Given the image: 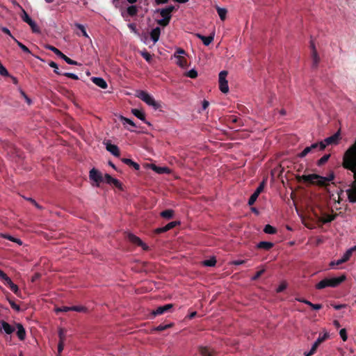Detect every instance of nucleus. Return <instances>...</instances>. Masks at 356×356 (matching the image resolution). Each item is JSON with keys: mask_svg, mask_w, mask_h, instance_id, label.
I'll list each match as a JSON object with an SVG mask.
<instances>
[{"mask_svg": "<svg viewBox=\"0 0 356 356\" xmlns=\"http://www.w3.org/2000/svg\"><path fill=\"white\" fill-rule=\"evenodd\" d=\"M334 178V175L333 172L330 173L328 177H325L316 174H311V175H303L301 176L297 177V180L298 182L304 181L309 182L312 184H316L319 186H326L328 185V183L333 180Z\"/></svg>", "mask_w": 356, "mask_h": 356, "instance_id": "obj_1", "label": "nucleus"}, {"mask_svg": "<svg viewBox=\"0 0 356 356\" xmlns=\"http://www.w3.org/2000/svg\"><path fill=\"white\" fill-rule=\"evenodd\" d=\"M346 280V276L342 275L338 277L325 278L320 281L316 285L317 289H323L325 287H337Z\"/></svg>", "mask_w": 356, "mask_h": 356, "instance_id": "obj_2", "label": "nucleus"}, {"mask_svg": "<svg viewBox=\"0 0 356 356\" xmlns=\"http://www.w3.org/2000/svg\"><path fill=\"white\" fill-rule=\"evenodd\" d=\"M136 96L147 105L152 106L154 109H158L160 106L159 104L155 101L154 97L146 91L138 90Z\"/></svg>", "mask_w": 356, "mask_h": 356, "instance_id": "obj_3", "label": "nucleus"}, {"mask_svg": "<svg viewBox=\"0 0 356 356\" xmlns=\"http://www.w3.org/2000/svg\"><path fill=\"white\" fill-rule=\"evenodd\" d=\"M325 148V144L324 142L315 143L309 147H306L298 156L300 158H303L309 153H314L318 150L321 151Z\"/></svg>", "mask_w": 356, "mask_h": 356, "instance_id": "obj_4", "label": "nucleus"}, {"mask_svg": "<svg viewBox=\"0 0 356 356\" xmlns=\"http://www.w3.org/2000/svg\"><path fill=\"white\" fill-rule=\"evenodd\" d=\"M89 178L91 181L95 182V184H92V186L99 187L100 184L104 182L102 173L96 168H92L90 170Z\"/></svg>", "mask_w": 356, "mask_h": 356, "instance_id": "obj_5", "label": "nucleus"}, {"mask_svg": "<svg viewBox=\"0 0 356 356\" xmlns=\"http://www.w3.org/2000/svg\"><path fill=\"white\" fill-rule=\"evenodd\" d=\"M227 76V72L225 70L219 73V88L223 93H227L229 91L228 82L226 79Z\"/></svg>", "mask_w": 356, "mask_h": 356, "instance_id": "obj_6", "label": "nucleus"}, {"mask_svg": "<svg viewBox=\"0 0 356 356\" xmlns=\"http://www.w3.org/2000/svg\"><path fill=\"white\" fill-rule=\"evenodd\" d=\"M329 337V334L327 332L324 333L323 336H319L316 341L314 343V344L312 346L311 350L308 353H305V356H312L314 355L318 347L320 346L321 343H322L323 341H325L327 338Z\"/></svg>", "mask_w": 356, "mask_h": 356, "instance_id": "obj_7", "label": "nucleus"}, {"mask_svg": "<svg viewBox=\"0 0 356 356\" xmlns=\"http://www.w3.org/2000/svg\"><path fill=\"white\" fill-rule=\"evenodd\" d=\"M174 307L173 304H167L163 306L158 307L155 310L152 312L154 316L163 314L164 313L170 312Z\"/></svg>", "mask_w": 356, "mask_h": 356, "instance_id": "obj_8", "label": "nucleus"}, {"mask_svg": "<svg viewBox=\"0 0 356 356\" xmlns=\"http://www.w3.org/2000/svg\"><path fill=\"white\" fill-rule=\"evenodd\" d=\"M0 330L3 331L7 334H13L15 331V322L13 323V325H10L5 321H1Z\"/></svg>", "mask_w": 356, "mask_h": 356, "instance_id": "obj_9", "label": "nucleus"}, {"mask_svg": "<svg viewBox=\"0 0 356 356\" xmlns=\"http://www.w3.org/2000/svg\"><path fill=\"white\" fill-rule=\"evenodd\" d=\"M3 284L8 286L10 289L18 297H22V293L17 284H14L11 279L8 277L3 282Z\"/></svg>", "mask_w": 356, "mask_h": 356, "instance_id": "obj_10", "label": "nucleus"}, {"mask_svg": "<svg viewBox=\"0 0 356 356\" xmlns=\"http://www.w3.org/2000/svg\"><path fill=\"white\" fill-rule=\"evenodd\" d=\"M22 18L25 22H26L31 26L32 31L33 33H39L40 32V29H39L38 26H37L36 23L33 20H32V19L29 17V15L25 11H24V14L22 16Z\"/></svg>", "mask_w": 356, "mask_h": 356, "instance_id": "obj_11", "label": "nucleus"}, {"mask_svg": "<svg viewBox=\"0 0 356 356\" xmlns=\"http://www.w3.org/2000/svg\"><path fill=\"white\" fill-rule=\"evenodd\" d=\"M348 199L351 203H356V181H353L350 188L346 191Z\"/></svg>", "mask_w": 356, "mask_h": 356, "instance_id": "obj_12", "label": "nucleus"}, {"mask_svg": "<svg viewBox=\"0 0 356 356\" xmlns=\"http://www.w3.org/2000/svg\"><path fill=\"white\" fill-rule=\"evenodd\" d=\"M128 239L130 242L132 243L137 245L138 246L141 247L143 250H148V246L144 243L140 238L135 236L133 234H128Z\"/></svg>", "mask_w": 356, "mask_h": 356, "instance_id": "obj_13", "label": "nucleus"}, {"mask_svg": "<svg viewBox=\"0 0 356 356\" xmlns=\"http://www.w3.org/2000/svg\"><path fill=\"white\" fill-rule=\"evenodd\" d=\"M175 8L173 6H169L165 8L159 9L157 10L163 18L171 19V13L175 10Z\"/></svg>", "mask_w": 356, "mask_h": 356, "instance_id": "obj_14", "label": "nucleus"}, {"mask_svg": "<svg viewBox=\"0 0 356 356\" xmlns=\"http://www.w3.org/2000/svg\"><path fill=\"white\" fill-rule=\"evenodd\" d=\"M103 177H104V182L105 181L106 183H107L108 184H113L116 188L122 189V184L118 179L112 177L108 174H105L104 176H103Z\"/></svg>", "mask_w": 356, "mask_h": 356, "instance_id": "obj_15", "label": "nucleus"}, {"mask_svg": "<svg viewBox=\"0 0 356 356\" xmlns=\"http://www.w3.org/2000/svg\"><path fill=\"white\" fill-rule=\"evenodd\" d=\"M15 330H17L16 334L20 341H24L26 339V330L22 324L15 322Z\"/></svg>", "mask_w": 356, "mask_h": 356, "instance_id": "obj_16", "label": "nucleus"}, {"mask_svg": "<svg viewBox=\"0 0 356 356\" xmlns=\"http://www.w3.org/2000/svg\"><path fill=\"white\" fill-rule=\"evenodd\" d=\"M339 136H340L339 131H337L332 136L326 138L323 142H324V143L325 144V146L329 145H336L338 143V141L339 140Z\"/></svg>", "mask_w": 356, "mask_h": 356, "instance_id": "obj_17", "label": "nucleus"}, {"mask_svg": "<svg viewBox=\"0 0 356 356\" xmlns=\"http://www.w3.org/2000/svg\"><path fill=\"white\" fill-rule=\"evenodd\" d=\"M179 222H177V221H172V222H170L169 223H168L164 227H159V228H157L156 230H155V232L156 234H161V233H163V232H165L172 228H174L175 226H177V225H178Z\"/></svg>", "mask_w": 356, "mask_h": 356, "instance_id": "obj_18", "label": "nucleus"}, {"mask_svg": "<svg viewBox=\"0 0 356 356\" xmlns=\"http://www.w3.org/2000/svg\"><path fill=\"white\" fill-rule=\"evenodd\" d=\"M106 150L111 153L113 156L119 157L120 155V152L118 147L115 145H113L110 143H106Z\"/></svg>", "mask_w": 356, "mask_h": 356, "instance_id": "obj_19", "label": "nucleus"}, {"mask_svg": "<svg viewBox=\"0 0 356 356\" xmlns=\"http://www.w3.org/2000/svg\"><path fill=\"white\" fill-rule=\"evenodd\" d=\"M196 36L202 41L205 46H209L214 39V34H211L209 36H204L200 33H197Z\"/></svg>", "mask_w": 356, "mask_h": 356, "instance_id": "obj_20", "label": "nucleus"}, {"mask_svg": "<svg viewBox=\"0 0 356 356\" xmlns=\"http://www.w3.org/2000/svg\"><path fill=\"white\" fill-rule=\"evenodd\" d=\"M337 216H338L337 213H334V214H330V215L325 214L324 217L318 218V221L322 222L323 224H327V223L331 222L332 221L335 220L336 218L337 217Z\"/></svg>", "mask_w": 356, "mask_h": 356, "instance_id": "obj_21", "label": "nucleus"}, {"mask_svg": "<svg viewBox=\"0 0 356 356\" xmlns=\"http://www.w3.org/2000/svg\"><path fill=\"white\" fill-rule=\"evenodd\" d=\"M199 352L202 356H213L215 354L213 349L207 346H200L199 348Z\"/></svg>", "mask_w": 356, "mask_h": 356, "instance_id": "obj_22", "label": "nucleus"}, {"mask_svg": "<svg viewBox=\"0 0 356 356\" xmlns=\"http://www.w3.org/2000/svg\"><path fill=\"white\" fill-rule=\"evenodd\" d=\"M131 113L136 117L138 118V119L141 120L142 121H143L145 123L150 125V123L149 122H147L145 119V113L137 109V108H134L131 110Z\"/></svg>", "mask_w": 356, "mask_h": 356, "instance_id": "obj_23", "label": "nucleus"}, {"mask_svg": "<svg viewBox=\"0 0 356 356\" xmlns=\"http://www.w3.org/2000/svg\"><path fill=\"white\" fill-rule=\"evenodd\" d=\"M92 82L97 86L100 87L102 89H106L107 88V83L106 81L101 77H93Z\"/></svg>", "mask_w": 356, "mask_h": 356, "instance_id": "obj_24", "label": "nucleus"}, {"mask_svg": "<svg viewBox=\"0 0 356 356\" xmlns=\"http://www.w3.org/2000/svg\"><path fill=\"white\" fill-rule=\"evenodd\" d=\"M161 29L159 27H156L152 30L150 32V37L154 43H156L160 37Z\"/></svg>", "mask_w": 356, "mask_h": 356, "instance_id": "obj_25", "label": "nucleus"}, {"mask_svg": "<svg viewBox=\"0 0 356 356\" xmlns=\"http://www.w3.org/2000/svg\"><path fill=\"white\" fill-rule=\"evenodd\" d=\"M122 162L124 164L133 167L135 170H138L140 169V165L130 159L123 158L121 159Z\"/></svg>", "mask_w": 356, "mask_h": 356, "instance_id": "obj_26", "label": "nucleus"}, {"mask_svg": "<svg viewBox=\"0 0 356 356\" xmlns=\"http://www.w3.org/2000/svg\"><path fill=\"white\" fill-rule=\"evenodd\" d=\"M273 243L268 241H261L257 245V248L259 249H264L269 250L273 247Z\"/></svg>", "mask_w": 356, "mask_h": 356, "instance_id": "obj_27", "label": "nucleus"}, {"mask_svg": "<svg viewBox=\"0 0 356 356\" xmlns=\"http://www.w3.org/2000/svg\"><path fill=\"white\" fill-rule=\"evenodd\" d=\"M312 67L316 68L318 65V63L320 61V58L318 55L316 49H314V51H312Z\"/></svg>", "mask_w": 356, "mask_h": 356, "instance_id": "obj_28", "label": "nucleus"}, {"mask_svg": "<svg viewBox=\"0 0 356 356\" xmlns=\"http://www.w3.org/2000/svg\"><path fill=\"white\" fill-rule=\"evenodd\" d=\"M177 58L176 63L181 67H186L187 66V60L186 59L181 55H175V57Z\"/></svg>", "mask_w": 356, "mask_h": 356, "instance_id": "obj_29", "label": "nucleus"}, {"mask_svg": "<svg viewBox=\"0 0 356 356\" xmlns=\"http://www.w3.org/2000/svg\"><path fill=\"white\" fill-rule=\"evenodd\" d=\"M174 211L172 209H166L161 212L160 215L162 218L170 220L174 217Z\"/></svg>", "mask_w": 356, "mask_h": 356, "instance_id": "obj_30", "label": "nucleus"}, {"mask_svg": "<svg viewBox=\"0 0 356 356\" xmlns=\"http://www.w3.org/2000/svg\"><path fill=\"white\" fill-rule=\"evenodd\" d=\"M152 170L159 173V174H165V173H169L170 172V169L167 167H160V166H157L156 165H153L152 166Z\"/></svg>", "mask_w": 356, "mask_h": 356, "instance_id": "obj_31", "label": "nucleus"}, {"mask_svg": "<svg viewBox=\"0 0 356 356\" xmlns=\"http://www.w3.org/2000/svg\"><path fill=\"white\" fill-rule=\"evenodd\" d=\"M217 13L221 20L224 21L226 19L227 10L225 8L217 7Z\"/></svg>", "mask_w": 356, "mask_h": 356, "instance_id": "obj_32", "label": "nucleus"}, {"mask_svg": "<svg viewBox=\"0 0 356 356\" xmlns=\"http://www.w3.org/2000/svg\"><path fill=\"white\" fill-rule=\"evenodd\" d=\"M355 248H351L350 249H348L345 253L343 255V257H341L343 259V260L346 262L347 261H348L350 259V258L351 257L352 254H353V252L355 251Z\"/></svg>", "mask_w": 356, "mask_h": 356, "instance_id": "obj_33", "label": "nucleus"}, {"mask_svg": "<svg viewBox=\"0 0 356 356\" xmlns=\"http://www.w3.org/2000/svg\"><path fill=\"white\" fill-rule=\"evenodd\" d=\"M264 232L266 234H275L277 232V229H276V228H275L274 227L271 226L270 225H266L264 227Z\"/></svg>", "mask_w": 356, "mask_h": 356, "instance_id": "obj_34", "label": "nucleus"}, {"mask_svg": "<svg viewBox=\"0 0 356 356\" xmlns=\"http://www.w3.org/2000/svg\"><path fill=\"white\" fill-rule=\"evenodd\" d=\"M138 9L136 6H130L127 8V13L133 17L137 15Z\"/></svg>", "mask_w": 356, "mask_h": 356, "instance_id": "obj_35", "label": "nucleus"}, {"mask_svg": "<svg viewBox=\"0 0 356 356\" xmlns=\"http://www.w3.org/2000/svg\"><path fill=\"white\" fill-rule=\"evenodd\" d=\"M14 40L15 42L17 43V44L18 45V47L25 53H27V54H31V51L29 50V49L25 46L24 44H22V42H20L19 41H18L17 39L14 38Z\"/></svg>", "mask_w": 356, "mask_h": 356, "instance_id": "obj_36", "label": "nucleus"}, {"mask_svg": "<svg viewBox=\"0 0 356 356\" xmlns=\"http://www.w3.org/2000/svg\"><path fill=\"white\" fill-rule=\"evenodd\" d=\"M330 157V154H325L317 161V165L321 166L324 165L328 161Z\"/></svg>", "mask_w": 356, "mask_h": 356, "instance_id": "obj_37", "label": "nucleus"}, {"mask_svg": "<svg viewBox=\"0 0 356 356\" xmlns=\"http://www.w3.org/2000/svg\"><path fill=\"white\" fill-rule=\"evenodd\" d=\"M216 264V259L215 257H212L209 259L204 260L203 261V265L205 266H214Z\"/></svg>", "mask_w": 356, "mask_h": 356, "instance_id": "obj_38", "label": "nucleus"}, {"mask_svg": "<svg viewBox=\"0 0 356 356\" xmlns=\"http://www.w3.org/2000/svg\"><path fill=\"white\" fill-rule=\"evenodd\" d=\"M172 326H173V323H170V324H167V325L161 324V325H158L157 327H156L154 328V330L161 332V331H163V330H165L168 328H170Z\"/></svg>", "mask_w": 356, "mask_h": 356, "instance_id": "obj_39", "label": "nucleus"}, {"mask_svg": "<svg viewBox=\"0 0 356 356\" xmlns=\"http://www.w3.org/2000/svg\"><path fill=\"white\" fill-rule=\"evenodd\" d=\"M120 119H121V121L122 122L123 124H124L125 123H127L130 126H131V127H133V128L136 127V124L131 120H130L127 118L123 117V116H121Z\"/></svg>", "mask_w": 356, "mask_h": 356, "instance_id": "obj_40", "label": "nucleus"}, {"mask_svg": "<svg viewBox=\"0 0 356 356\" xmlns=\"http://www.w3.org/2000/svg\"><path fill=\"white\" fill-rule=\"evenodd\" d=\"M186 76L195 79L197 76V72L195 69H192L186 73Z\"/></svg>", "mask_w": 356, "mask_h": 356, "instance_id": "obj_41", "label": "nucleus"}, {"mask_svg": "<svg viewBox=\"0 0 356 356\" xmlns=\"http://www.w3.org/2000/svg\"><path fill=\"white\" fill-rule=\"evenodd\" d=\"M140 55L143 56L144 59L148 63H150L152 60V55L147 52V51H140Z\"/></svg>", "mask_w": 356, "mask_h": 356, "instance_id": "obj_42", "label": "nucleus"}, {"mask_svg": "<svg viewBox=\"0 0 356 356\" xmlns=\"http://www.w3.org/2000/svg\"><path fill=\"white\" fill-rule=\"evenodd\" d=\"M343 263H345V261L343 260L342 258H341V259H337L336 261H331L330 264V266L331 268H334V267H335L337 266H339V265H341V264H342Z\"/></svg>", "mask_w": 356, "mask_h": 356, "instance_id": "obj_43", "label": "nucleus"}, {"mask_svg": "<svg viewBox=\"0 0 356 356\" xmlns=\"http://www.w3.org/2000/svg\"><path fill=\"white\" fill-rule=\"evenodd\" d=\"M265 186V181H263L260 183L256 191L254 192V193L257 194V195H259V194L264 191Z\"/></svg>", "mask_w": 356, "mask_h": 356, "instance_id": "obj_44", "label": "nucleus"}, {"mask_svg": "<svg viewBox=\"0 0 356 356\" xmlns=\"http://www.w3.org/2000/svg\"><path fill=\"white\" fill-rule=\"evenodd\" d=\"M170 21V19H166V18H163L161 19H159L157 21V23L160 26L165 27V26H168L169 24Z\"/></svg>", "mask_w": 356, "mask_h": 356, "instance_id": "obj_45", "label": "nucleus"}, {"mask_svg": "<svg viewBox=\"0 0 356 356\" xmlns=\"http://www.w3.org/2000/svg\"><path fill=\"white\" fill-rule=\"evenodd\" d=\"M45 48H46V49H49V50L52 51H53L56 55H57V56H58L59 54H60V51L58 49H57V48H56L55 47L51 46V45H50V44H47V45L45 46Z\"/></svg>", "mask_w": 356, "mask_h": 356, "instance_id": "obj_46", "label": "nucleus"}, {"mask_svg": "<svg viewBox=\"0 0 356 356\" xmlns=\"http://www.w3.org/2000/svg\"><path fill=\"white\" fill-rule=\"evenodd\" d=\"M266 271L265 268H263L256 273V274L252 277V280H258Z\"/></svg>", "mask_w": 356, "mask_h": 356, "instance_id": "obj_47", "label": "nucleus"}, {"mask_svg": "<svg viewBox=\"0 0 356 356\" xmlns=\"http://www.w3.org/2000/svg\"><path fill=\"white\" fill-rule=\"evenodd\" d=\"M258 196L259 195H257V194L253 193L252 194V195L250 196V197L249 198L248 204L250 205V206L253 205L254 204V202H256Z\"/></svg>", "mask_w": 356, "mask_h": 356, "instance_id": "obj_48", "label": "nucleus"}, {"mask_svg": "<svg viewBox=\"0 0 356 356\" xmlns=\"http://www.w3.org/2000/svg\"><path fill=\"white\" fill-rule=\"evenodd\" d=\"M8 302H9L10 305L12 307V309H15L17 312H19L20 310L19 305H17L13 300H10V299H8Z\"/></svg>", "mask_w": 356, "mask_h": 356, "instance_id": "obj_49", "label": "nucleus"}, {"mask_svg": "<svg viewBox=\"0 0 356 356\" xmlns=\"http://www.w3.org/2000/svg\"><path fill=\"white\" fill-rule=\"evenodd\" d=\"M71 311H75L78 312H86V308L82 306H73L71 307Z\"/></svg>", "mask_w": 356, "mask_h": 356, "instance_id": "obj_50", "label": "nucleus"}, {"mask_svg": "<svg viewBox=\"0 0 356 356\" xmlns=\"http://www.w3.org/2000/svg\"><path fill=\"white\" fill-rule=\"evenodd\" d=\"M339 334L343 341H346L347 340L348 336L346 333V330L345 328H343L339 331Z\"/></svg>", "mask_w": 356, "mask_h": 356, "instance_id": "obj_51", "label": "nucleus"}, {"mask_svg": "<svg viewBox=\"0 0 356 356\" xmlns=\"http://www.w3.org/2000/svg\"><path fill=\"white\" fill-rule=\"evenodd\" d=\"M71 311V307H67V306H64V307H58L56 309V312L57 313L58 312H70Z\"/></svg>", "mask_w": 356, "mask_h": 356, "instance_id": "obj_52", "label": "nucleus"}, {"mask_svg": "<svg viewBox=\"0 0 356 356\" xmlns=\"http://www.w3.org/2000/svg\"><path fill=\"white\" fill-rule=\"evenodd\" d=\"M63 76H67L68 78L72 79L74 80H78L79 77L76 74L70 73V72H65L63 74Z\"/></svg>", "mask_w": 356, "mask_h": 356, "instance_id": "obj_53", "label": "nucleus"}, {"mask_svg": "<svg viewBox=\"0 0 356 356\" xmlns=\"http://www.w3.org/2000/svg\"><path fill=\"white\" fill-rule=\"evenodd\" d=\"M76 26L77 27V29H79L81 31V32H82L83 35L88 37V34L86 33V29L82 24H76Z\"/></svg>", "mask_w": 356, "mask_h": 356, "instance_id": "obj_54", "label": "nucleus"}, {"mask_svg": "<svg viewBox=\"0 0 356 356\" xmlns=\"http://www.w3.org/2000/svg\"><path fill=\"white\" fill-rule=\"evenodd\" d=\"M128 27L129 28V29L134 32L135 34H137V35H139V33L136 29V26L135 24L134 23H131V24H128Z\"/></svg>", "mask_w": 356, "mask_h": 356, "instance_id": "obj_55", "label": "nucleus"}, {"mask_svg": "<svg viewBox=\"0 0 356 356\" xmlns=\"http://www.w3.org/2000/svg\"><path fill=\"white\" fill-rule=\"evenodd\" d=\"M0 74L3 76H9L10 74L4 66L0 67Z\"/></svg>", "mask_w": 356, "mask_h": 356, "instance_id": "obj_56", "label": "nucleus"}, {"mask_svg": "<svg viewBox=\"0 0 356 356\" xmlns=\"http://www.w3.org/2000/svg\"><path fill=\"white\" fill-rule=\"evenodd\" d=\"M286 288L285 283H282L276 289L277 293L282 292Z\"/></svg>", "mask_w": 356, "mask_h": 356, "instance_id": "obj_57", "label": "nucleus"}, {"mask_svg": "<svg viewBox=\"0 0 356 356\" xmlns=\"http://www.w3.org/2000/svg\"><path fill=\"white\" fill-rule=\"evenodd\" d=\"M229 121L233 123H238L241 120L236 115H231L229 117Z\"/></svg>", "mask_w": 356, "mask_h": 356, "instance_id": "obj_58", "label": "nucleus"}, {"mask_svg": "<svg viewBox=\"0 0 356 356\" xmlns=\"http://www.w3.org/2000/svg\"><path fill=\"white\" fill-rule=\"evenodd\" d=\"M186 51L183 49H181V48H178L176 51L175 52V54H174V56L175 57V55H181V56H183V55H186Z\"/></svg>", "mask_w": 356, "mask_h": 356, "instance_id": "obj_59", "label": "nucleus"}, {"mask_svg": "<svg viewBox=\"0 0 356 356\" xmlns=\"http://www.w3.org/2000/svg\"><path fill=\"white\" fill-rule=\"evenodd\" d=\"M1 31H2L3 33H6V34L8 35L9 36H10V37L14 40V38H15L12 35V34H11V33H10V30H9L8 28H6V27H2V28L1 29Z\"/></svg>", "mask_w": 356, "mask_h": 356, "instance_id": "obj_60", "label": "nucleus"}, {"mask_svg": "<svg viewBox=\"0 0 356 356\" xmlns=\"http://www.w3.org/2000/svg\"><path fill=\"white\" fill-rule=\"evenodd\" d=\"M65 62H66L67 64H69V65H79V63H78L76 61H75V60H72V59L70 58L69 57H67V59H65Z\"/></svg>", "mask_w": 356, "mask_h": 356, "instance_id": "obj_61", "label": "nucleus"}, {"mask_svg": "<svg viewBox=\"0 0 356 356\" xmlns=\"http://www.w3.org/2000/svg\"><path fill=\"white\" fill-rule=\"evenodd\" d=\"M58 336H59V341L64 342V341H65V335H64V333H63V331L62 329H60L59 330Z\"/></svg>", "mask_w": 356, "mask_h": 356, "instance_id": "obj_62", "label": "nucleus"}, {"mask_svg": "<svg viewBox=\"0 0 356 356\" xmlns=\"http://www.w3.org/2000/svg\"><path fill=\"white\" fill-rule=\"evenodd\" d=\"M8 276L0 269V280L3 282Z\"/></svg>", "mask_w": 356, "mask_h": 356, "instance_id": "obj_63", "label": "nucleus"}, {"mask_svg": "<svg viewBox=\"0 0 356 356\" xmlns=\"http://www.w3.org/2000/svg\"><path fill=\"white\" fill-rule=\"evenodd\" d=\"M322 305L321 304H313L312 305V308L313 309H315V310H318V309H321L322 308Z\"/></svg>", "mask_w": 356, "mask_h": 356, "instance_id": "obj_64", "label": "nucleus"}]
</instances>
